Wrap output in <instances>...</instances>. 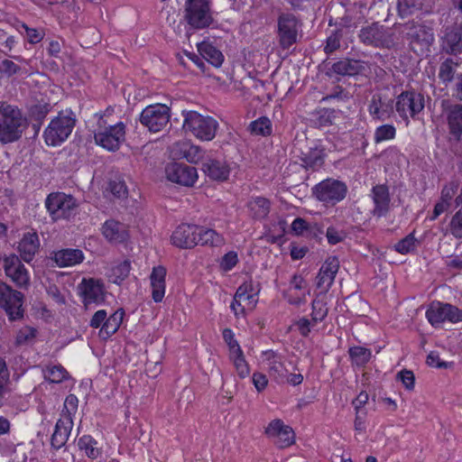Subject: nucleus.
Wrapping results in <instances>:
<instances>
[{"label": "nucleus", "mask_w": 462, "mask_h": 462, "mask_svg": "<svg viewBox=\"0 0 462 462\" xmlns=\"http://www.w3.org/2000/svg\"><path fill=\"white\" fill-rule=\"evenodd\" d=\"M78 445L80 449L85 450L86 455L90 458H97L100 452L96 447L97 441L88 435H85L79 439Z\"/></svg>", "instance_id": "obj_45"}, {"label": "nucleus", "mask_w": 462, "mask_h": 462, "mask_svg": "<svg viewBox=\"0 0 462 462\" xmlns=\"http://www.w3.org/2000/svg\"><path fill=\"white\" fill-rule=\"evenodd\" d=\"M222 334L223 339L229 349V358L233 362L238 375L241 378H245L250 374V368L245 361L243 350L235 338L234 332L230 328H225Z\"/></svg>", "instance_id": "obj_13"}, {"label": "nucleus", "mask_w": 462, "mask_h": 462, "mask_svg": "<svg viewBox=\"0 0 462 462\" xmlns=\"http://www.w3.org/2000/svg\"><path fill=\"white\" fill-rule=\"evenodd\" d=\"M339 269V260L336 256H329L319 269L317 276V286L329 289Z\"/></svg>", "instance_id": "obj_24"}, {"label": "nucleus", "mask_w": 462, "mask_h": 462, "mask_svg": "<svg viewBox=\"0 0 462 462\" xmlns=\"http://www.w3.org/2000/svg\"><path fill=\"white\" fill-rule=\"evenodd\" d=\"M196 240L197 245L208 246H220L225 243L223 236L215 230L199 226Z\"/></svg>", "instance_id": "obj_35"}, {"label": "nucleus", "mask_w": 462, "mask_h": 462, "mask_svg": "<svg viewBox=\"0 0 462 462\" xmlns=\"http://www.w3.org/2000/svg\"><path fill=\"white\" fill-rule=\"evenodd\" d=\"M94 139L96 143L102 148L109 152H116L125 141V125L123 122L108 124L104 116H100Z\"/></svg>", "instance_id": "obj_3"}, {"label": "nucleus", "mask_w": 462, "mask_h": 462, "mask_svg": "<svg viewBox=\"0 0 462 462\" xmlns=\"http://www.w3.org/2000/svg\"><path fill=\"white\" fill-rule=\"evenodd\" d=\"M348 354L352 362L357 366H364L366 365L372 356L370 349L359 346L350 347Z\"/></svg>", "instance_id": "obj_42"}, {"label": "nucleus", "mask_w": 462, "mask_h": 462, "mask_svg": "<svg viewBox=\"0 0 462 462\" xmlns=\"http://www.w3.org/2000/svg\"><path fill=\"white\" fill-rule=\"evenodd\" d=\"M368 112L375 120H387L393 114V100L383 97L381 94H374L368 105Z\"/></svg>", "instance_id": "obj_21"}, {"label": "nucleus", "mask_w": 462, "mask_h": 462, "mask_svg": "<svg viewBox=\"0 0 462 462\" xmlns=\"http://www.w3.org/2000/svg\"><path fill=\"white\" fill-rule=\"evenodd\" d=\"M277 37L279 44L287 50L297 42L301 28L300 20L291 13H282L277 19Z\"/></svg>", "instance_id": "obj_8"}, {"label": "nucleus", "mask_w": 462, "mask_h": 462, "mask_svg": "<svg viewBox=\"0 0 462 462\" xmlns=\"http://www.w3.org/2000/svg\"><path fill=\"white\" fill-rule=\"evenodd\" d=\"M171 110L163 104L147 106L141 113L140 123L150 132L162 131L170 123Z\"/></svg>", "instance_id": "obj_9"}, {"label": "nucleus", "mask_w": 462, "mask_h": 462, "mask_svg": "<svg viewBox=\"0 0 462 462\" xmlns=\"http://www.w3.org/2000/svg\"><path fill=\"white\" fill-rule=\"evenodd\" d=\"M108 186L111 193L118 199L124 198L127 194L126 186L122 180H111Z\"/></svg>", "instance_id": "obj_58"}, {"label": "nucleus", "mask_w": 462, "mask_h": 462, "mask_svg": "<svg viewBox=\"0 0 462 462\" xmlns=\"http://www.w3.org/2000/svg\"><path fill=\"white\" fill-rule=\"evenodd\" d=\"M370 68L366 61L356 59L345 58L333 63L331 71L340 75L355 77L357 75H365Z\"/></svg>", "instance_id": "obj_18"}, {"label": "nucleus", "mask_w": 462, "mask_h": 462, "mask_svg": "<svg viewBox=\"0 0 462 462\" xmlns=\"http://www.w3.org/2000/svg\"><path fill=\"white\" fill-rule=\"evenodd\" d=\"M79 400L76 395L69 394L64 402V408L61 414H69L72 418V413L77 411Z\"/></svg>", "instance_id": "obj_61"}, {"label": "nucleus", "mask_w": 462, "mask_h": 462, "mask_svg": "<svg viewBox=\"0 0 462 462\" xmlns=\"http://www.w3.org/2000/svg\"><path fill=\"white\" fill-rule=\"evenodd\" d=\"M182 115L184 117L182 127L186 132H190L201 141H211L215 138L218 129V123L215 118L193 110L183 111Z\"/></svg>", "instance_id": "obj_4"}, {"label": "nucleus", "mask_w": 462, "mask_h": 462, "mask_svg": "<svg viewBox=\"0 0 462 462\" xmlns=\"http://www.w3.org/2000/svg\"><path fill=\"white\" fill-rule=\"evenodd\" d=\"M171 154L173 159H185L189 162L197 163L203 157L202 150L189 141H180L171 147Z\"/></svg>", "instance_id": "obj_20"}, {"label": "nucleus", "mask_w": 462, "mask_h": 462, "mask_svg": "<svg viewBox=\"0 0 462 462\" xmlns=\"http://www.w3.org/2000/svg\"><path fill=\"white\" fill-rule=\"evenodd\" d=\"M358 38L362 43L380 49H392L395 46V34L392 29L378 22L361 28Z\"/></svg>", "instance_id": "obj_6"}, {"label": "nucleus", "mask_w": 462, "mask_h": 462, "mask_svg": "<svg viewBox=\"0 0 462 462\" xmlns=\"http://www.w3.org/2000/svg\"><path fill=\"white\" fill-rule=\"evenodd\" d=\"M315 228L321 233V231L317 228L316 225H310L304 218L297 217L291 223V230L296 236H310L311 234L315 235Z\"/></svg>", "instance_id": "obj_44"}, {"label": "nucleus", "mask_w": 462, "mask_h": 462, "mask_svg": "<svg viewBox=\"0 0 462 462\" xmlns=\"http://www.w3.org/2000/svg\"><path fill=\"white\" fill-rule=\"evenodd\" d=\"M449 231L454 237L462 238V207L452 217L449 223Z\"/></svg>", "instance_id": "obj_51"}, {"label": "nucleus", "mask_w": 462, "mask_h": 462, "mask_svg": "<svg viewBox=\"0 0 462 462\" xmlns=\"http://www.w3.org/2000/svg\"><path fill=\"white\" fill-rule=\"evenodd\" d=\"M9 371L6 362L0 357V398H3L7 393V384L9 383Z\"/></svg>", "instance_id": "obj_54"}, {"label": "nucleus", "mask_w": 462, "mask_h": 462, "mask_svg": "<svg viewBox=\"0 0 462 462\" xmlns=\"http://www.w3.org/2000/svg\"><path fill=\"white\" fill-rule=\"evenodd\" d=\"M346 185L335 179H327L312 188V195L326 205L335 206L346 198Z\"/></svg>", "instance_id": "obj_7"}, {"label": "nucleus", "mask_w": 462, "mask_h": 462, "mask_svg": "<svg viewBox=\"0 0 462 462\" xmlns=\"http://www.w3.org/2000/svg\"><path fill=\"white\" fill-rule=\"evenodd\" d=\"M72 427L73 420L70 415L61 414V418L56 422L55 430L51 439V446L54 448L59 449L66 444Z\"/></svg>", "instance_id": "obj_25"}, {"label": "nucleus", "mask_w": 462, "mask_h": 462, "mask_svg": "<svg viewBox=\"0 0 462 462\" xmlns=\"http://www.w3.org/2000/svg\"><path fill=\"white\" fill-rule=\"evenodd\" d=\"M166 269L162 266L153 267L150 275L152 289H165Z\"/></svg>", "instance_id": "obj_49"}, {"label": "nucleus", "mask_w": 462, "mask_h": 462, "mask_svg": "<svg viewBox=\"0 0 462 462\" xmlns=\"http://www.w3.org/2000/svg\"><path fill=\"white\" fill-rule=\"evenodd\" d=\"M264 433L272 439L279 448H284L295 442V434L291 427L285 425L280 419L272 420Z\"/></svg>", "instance_id": "obj_14"}, {"label": "nucleus", "mask_w": 462, "mask_h": 462, "mask_svg": "<svg viewBox=\"0 0 462 462\" xmlns=\"http://www.w3.org/2000/svg\"><path fill=\"white\" fill-rule=\"evenodd\" d=\"M253 291H236L233 301L231 303V309L235 311V314H238V310L244 312L246 309L253 310L258 301V292L251 293Z\"/></svg>", "instance_id": "obj_31"}, {"label": "nucleus", "mask_w": 462, "mask_h": 462, "mask_svg": "<svg viewBox=\"0 0 462 462\" xmlns=\"http://www.w3.org/2000/svg\"><path fill=\"white\" fill-rule=\"evenodd\" d=\"M102 234L110 242L124 243L128 238V231L123 223L114 219L106 220L102 226Z\"/></svg>", "instance_id": "obj_29"}, {"label": "nucleus", "mask_w": 462, "mask_h": 462, "mask_svg": "<svg viewBox=\"0 0 462 462\" xmlns=\"http://www.w3.org/2000/svg\"><path fill=\"white\" fill-rule=\"evenodd\" d=\"M5 273L16 283L18 286L26 285L29 281V276L26 269L21 263L18 257L13 255L5 259Z\"/></svg>", "instance_id": "obj_28"}, {"label": "nucleus", "mask_w": 462, "mask_h": 462, "mask_svg": "<svg viewBox=\"0 0 462 462\" xmlns=\"http://www.w3.org/2000/svg\"><path fill=\"white\" fill-rule=\"evenodd\" d=\"M68 376V372L61 365H53L44 371V378L53 383L63 382Z\"/></svg>", "instance_id": "obj_47"}, {"label": "nucleus", "mask_w": 462, "mask_h": 462, "mask_svg": "<svg viewBox=\"0 0 462 462\" xmlns=\"http://www.w3.org/2000/svg\"><path fill=\"white\" fill-rule=\"evenodd\" d=\"M416 242L417 239L414 237V236L412 234H410L402 240H400L397 244H395L394 249L396 252L402 254H405L415 249Z\"/></svg>", "instance_id": "obj_50"}, {"label": "nucleus", "mask_w": 462, "mask_h": 462, "mask_svg": "<svg viewBox=\"0 0 462 462\" xmlns=\"http://www.w3.org/2000/svg\"><path fill=\"white\" fill-rule=\"evenodd\" d=\"M23 299L21 291H0V307L5 310L10 320L23 318Z\"/></svg>", "instance_id": "obj_17"}, {"label": "nucleus", "mask_w": 462, "mask_h": 462, "mask_svg": "<svg viewBox=\"0 0 462 462\" xmlns=\"http://www.w3.org/2000/svg\"><path fill=\"white\" fill-rule=\"evenodd\" d=\"M185 19L194 29L208 27L213 22L209 13V3L187 0L185 3Z\"/></svg>", "instance_id": "obj_12"}, {"label": "nucleus", "mask_w": 462, "mask_h": 462, "mask_svg": "<svg viewBox=\"0 0 462 462\" xmlns=\"http://www.w3.org/2000/svg\"><path fill=\"white\" fill-rule=\"evenodd\" d=\"M85 306L91 303H98L105 300L104 291H80Z\"/></svg>", "instance_id": "obj_53"}, {"label": "nucleus", "mask_w": 462, "mask_h": 462, "mask_svg": "<svg viewBox=\"0 0 462 462\" xmlns=\"http://www.w3.org/2000/svg\"><path fill=\"white\" fill-rule=\"evenodd\" d=\"M396 129L393 125H383L378 126L374 134L375 143L392 140L395 137Z\"/></svg>", "instance_id": "obj_48"}, {"label": "nucleus", "mask_w": 462, "mask_h": 462, "mask_svg": "<svg viewBox=\"0 0 462 462\" xmlns=\"http://www.w3.org/2000/svg\"><path fill=\"white\" fill-rule=\"evenodd\" d=\"M370 196L374 204L373 215L377 217L385 216L389 211L391 201L388 187L383 184L374 186Z\"/></svg>", "instance_id": "obj_23"}, {"label": "nucleus", "mask_w": 462, "mask_h": 462, "mask_svg": "<svg viewBox=\"0 0 462 462\" xmlns=\"http://www.w3.org/2000/svg\"><path fill=\"white\" fill-rule=\"evenodd\" d=\"M36 332H37L36 329L30 328V327H25V328L20 329V331L18 332V334L16 336V344L17 345L25 344L30 339H32L33 337H35Z\"/></svg>", "instance_id": "obj_60"}, {"label": "nucleus", "mask_w": 462, "mask_h": 462, "mask_svg": "<svg viewBox=\"0 0 462 462\" xmlns=\"http://www.w3.org/2000/svg\"><path fill=\"white\" fill-rule=\"evenodd\" d=\"M0 73L7 76L12 77L14 75H23V74H28L29 69H27L25 67H23L14 61L11 60H4L0 63Z\"/></svg>", "instance_id": "obj_43"}, {"label": "nucleus", "mask_w": 462, "mask_h": 462, "mask_svg": "<svg viewBox=\"0 0 462 462\" xmlns=\"http://www.w3.org/2000/svg\"><path fill=\"white\" fill-rule=\"evenodd\" d=\"M26 127V118L18 108L0 101V143L6 144L18 141Z\"/></svg>", "instance_id": "obj_2"}, {"label": "nucleus", "mask_w": 462, "mask_h": 462, "mask_svg": "<svg viewBox=\"0 0 462 462\" xmlns=\"http://www.w3.org/2000/svg\"><path fill=\"white\" fill-rule=\"evenodd\" d=\"M315 325L316 324H313L312 319H308L306 318H301L293 323V326L297 327L302 337H308L310 332V328Z\"/></svg>", "instance_id": "obj_63"}, {"label": "nucleus", "mask_w": 462, "mask_h": 462, "mask_svg": "<svg viewBox=\"0 0 462 462\" xmlns=\"http://www.w3.org/2000/svg\"><path fill=\"white\" fill-rule=\"evenodd\" d=\"M448 133L456 141L462 136V104H449L445 109Z\"/></svg>", "instance_id": "obj_22"}, {"label": "nucleus", "mask_w": 462, "mask_h": 462, "mask_svg": "<svg viewBox=\"0 0 462 462\" xmlns=\"http://www.w3.org/2000/svg\"><path fill=\"white\" fill-rule=\"evenodd\" d=\"M202 170L208 178L218 181L227 180L230 173L229 165L221 159H207L202 163Z\"/></svg>", "instance_id": "obj_26"}, {"label": "nucleus", "mask_w": 462, "mask_h": 462, "mask_svg": "<svg viewBox=\"0 0 462 462\" xmlns=\"http://www.w3.org/2000/svg\"><path fill=\"white\" fill-rule=\"evenodd\" d=\"M124 314L125 312L122 310H118L110 317L106 319V321L104 322V324L101 327V329L99 330V337L103 339H106L112 335H114L120 328V325L123 321Z\"/></svg>", "instance_id": "obj_36"}, {"label": "nucleus", "mask_w": 462, "mask_h": 462, "mask_svg": "<svg viewBox=\"0 0 462 462\" xmlns=\"http://www.w3.org/2000/svg\"><path fill=\"white\" fill-rule=\"evenodd\" d=\"M426 363L429 366L438 369H448L454 365L453 362L441 361L439 353L436 351L430 352Z\"/></svg>", "instance_id": "obj_52"}, {"label": "nucleus", "mask_w": 462, "mask_h": 462, "mask_svg": "<svg viewBox=\"0 0 462 462\" xmlns=\"http://www.w3.org/2000/svg\"><path fill=\"white\" fill-rule=\"evenodd\" d=\"M198 51L203 59L214 67L218 68L222 65L224 56L222 52L212 44L206 42H200L198 44Z\"/></svg>", "instance_id": "obj_34"}, {"label": "nucleus", "mask_w": 462, "mask_h": 462, "mask_svg": "<svg viewBox=\"0 0 462 462\" xmlns=\"http://www.w3.org/2000/svg\"><path fill=\"white\" fill-rule=\"evenodd\" d=\"M325 157L324 148L320 146L310 147L306 152H301L300 155V165L307 171H316L323 166Z\"/></svg>", "instance_id": "obj_27"}, {"label": "nucleus", "mask_w": 462, "mask_h": 462, "mask_svg": "<svg viewBox=\"0 0 462 462\" xmlns=\"http://www.w3.org/2000/svg\"><path fill=\"white\" fill-rule=\"evenodd\" d=\"M457 66L458 62L455 61L451 58H448L440 63L439 69V79L443 84L448 85L456 79L455 73Z\"/></svg>", "instance_id": "obj_38"}, {"label": "nucleus", "mask_w": 462, "mask_h": 462, "mask_svg": "<svg viewBox=\"0 0 462 462\" xmlns=\"http://www.w3.org/2000/svg\"><path fill=\"white\" fill-rule=\"evenodd\" d=\"M397 379L401 380L404 387L408 391H412L415 385V376L412 371L403 369L396 375Z\"/></svg>", "instance_id": "obj_57"}, {"label": "nucleus", "mask_w": 462, "mask_h": 462, "mask_svg": "<svg viewBox=\"0 0 462 462\" xmlns=\"http://www.w3.org/2000/svg\"><path fill=\"white\" fill-rule=\"evenodd\" d=\"M396 9L398 15L403 19L420 11L421 4L418 0H397Z\"/></svg>", "instance_id": "obj_41"}, {"label": "nucleus", "mask_w": 462, "mask_h": 462, "mask_svg": "<svg viewBox=\"0 0 462 462\" xmlns=\"http://www.w3.org/2000/svg\"><path fill=\"white\" fill-rule=\"evenodd\" d=\"M425 106L424 96L415 90L402 91L396 97L395 109L398 115L407 122L414 118Z\"/></svg>", "instance_id": "obj_10"}, {"label": "nucleus", "mask_w": 462, "mask_h": 462, "mask_svg": "<svg viewBox=\"0 0 462 462\" xmlns=\"http://www.w3.org/2000/svg\"><path fill=\"white\" fill-rule=\"evenodd\" d=\"M440 50L448 55L462 54V24H453L445 27L440 38Z\"/></svg>", "instance_id": "obj_15"}, {"label": "nucleus", "mask_w": 462, "mask_h": 462, "mask_svg": "<svg viewBox=\"0 0 462 462\" xmlns=\"http://www.w3.org/2000/svg\"><path fill=\"white\" fill-rule=\"evenodd\" d=\"M238 262L237 254L236 252L226 253L221 260L220 266L225 271L231 270Z\"/></svg>", "instance_id": "obj_62"}, {"label": "nucleus", "mask_w": 462, "mask_h": 462, "mask_svg": "<svg viewBox=\"0 0 462 462\" xmlns=\"http://www.w3.org/2000/svg\"><path fill=\"white\" fill-rule=\"evenodd\" d=\"M446 304L439 302L432 303L426 311V317L433 326H438L446 321Z\"/></svg>", "instance_id": "obj_40"}, {"label": "nucleus", "mask_w": 462, "mask_h": 462, "mask_svg": "<svg viewBox=\"0 0 462 462\" xmlns=\"http://www.w3.org/2000/svg\"><path fill=\"white\" fill-rule=\"evenodd\" d=\"M312 313H311V319L313 324H317L319 321H321L328 313L327 308L322 304L320 300H314L312 301Z\"/></svg>", "instance_id": "obj_56"}, {"label": "nucleus", "mask_w": 462, "mask_h": 462, "mask_svg": "<svg viewBox=\"0 0 462 462\" xmlns=\"http://www.w3.org/2000/svg\"><path fill=\"white\" fill-rule=\"evenodd\" d=\"M248 208L254 218H263L270 212V201L265 198L256 197L250 200Z\"/></svg>", "instance_id": "obj_39"}, {"label": "nucleus", "mask_w": 462, "mask_h": 462, "mask_svg": "<svg viewBox=\"0 0 462 462\" xmlns=\"http://www.w3.org/2000/svg\"><path fill=\"white\" fill-rule=\"evenodd\" d=\"M446 320L453 323L462 321V310L450 304H446Z\"/></svg>", "instance_id": "obj_64"}, {"label": "nucleus", "mask_w": 462, "mask_h": 462, "mask_svg": "<svg viewBox=\"0 0 462 462\" xmlns=\"http://www.w3.org/2000/svg\"><path fill=\"white\" fill-rule=\"evenodd\" d=\"M76 121V116L71 109L60 111L44 131L45 143L51 146L63 143L70 135Z\"/></svg>", "instance_id": "obj_5"}, {"label": "nucleus", "mask_w": 462, "mask_h": 462, "mask_svg": "<svg viewBox=\"0 0 462 462\" xmlns=\"http://www.w3.org/2000/svg\"><path fill=\"white\" fill-rule=\"evenodd\" d=\"M131 265L129 261H124L119 264L114 266L110 269L107 273L108 282L117 285L122 286L123 282L128 277L130 273Z\"/></svg>", "instance_id": "obj_37"}, {"label": "nucleus", "mask_w": 462, "mask_h": 462, "mask_svg": "<svg viewBox=\"0 0 462 462\" xmlns=\"http://www.w3.org/2000/svg\"><path fill=\"white\" fill-rule=\"evenodd\" d=\"M167 179L182 186H193L198 179L197 169L183 163H171L166 168Z\"/></svg>", "instance_id": "obj_16"}, {"label": "nucleus", "mask_w": 462, "mask_h": 462, "mask_svg": "<svg viewBox=\"0 0 462 462\" xmlns=\"http://www.w3.org/2000/svg\"><path fill=\"white\" fill-rule=\"evenodd\" d=\"M50 111L49 104H37L31 108L32 116L38 122H42Z\"/></svg>", "instance_id": "obj_59"}, {"label": "nucleus", "mask_w": 462, "mask_h": 462, "mask_svg": "<svg viewBox=\"0 0 462 462\" xmlns=\"http://www.w3.org/2000/svg\"><path fill=\"white\" fill-rule=\"evenodd\" d=\"M342 38L341 31L336 30L327 39L324 51L326 53H331L340 47V40Z\"/></svg>", "instance_id": "obj_55"}, {"label": "nucleus", "mask_w": 462, "mask_h": 462, "mask_svg": "<svg viewBox=\"0 0 462 462\" xmlns=\"http://www.w3.org/2000/svg\"><path fill=\"white\" fill-rule=\"evenodd\" d=\"M264 355L267 356V360L270 361V376L279 383H285L286 374L288 371L284 365L277 358V356L273 351H266Z\"/></svg>", "instance_id": "obj_33"}, {"label": "nucleus", "mask_w": 462, "mask_h": 462, "mask_svg": "<svg viewBox=\"0 0 462 462\" xmlns=\"http://www.w3.org/2000/svg\"><path fill=\"white\" fill-rule=\"evenodd\" d=\"M198 226L181 224L173 231L171 240L173 245L181 249H190L197 245Z\"/></svg>", "instance_id": "obj_19"}, {"label": "nucleus", "mask_w": 462, "mask_h": 462, "mask_svg": "<svg viewBox=\"0 0 462 462\" xmlns=\"http://www.w3.org/2000/svg\"><path fill=\"white\" fill-rule=\"evenodd\" d=\"M40 240L37 233H25L18 245V251L21 258L29 263L39 251Z\"/></svg>", "instance_id": "obj_30"}, {"label": "nucleus", "mask_w": 462, "mask_h": 462, "mask_svg": "<svg viewBox=\"0 0 462 462\" xmlns=\"http://www.w3.org/2000/svg\"><path fill=\"white\" fill-rule=\"evenodd\" d=\"M411 50L416 53H424L434 42L433 28L420 19H412L404 23L396 24Z\"/></svg>", "instance_id": "obj_1"}, {"label": "nucleus", "mask_w": 462, "mask_h": 462, "mask_svg": "<svg viewBox=\"0 0 462 462\" xmlns=\"http://www.w3.org/2000/svg\"><path fill=\"white\" fill-rule=\"evenodd\" d=\"M52 259L60 267H67L81 263L84 254L79 249L67 248L55 252Z\"/></svg>", "instance_id": "obj_32"}, {"label": "nucleus", "mask_w": 462, "mask_h": 462, "mask_svg": "<svg viewBox=\"0 0 462 462\" xmlns=\"http://www.w3.org/2000/svg\"><path fill=\"white\" fill-rule=\"evenodd\" d=\"M249 128L253 134L257 135L266 136L270 135L272 133L271 121L265 116L253 121L250 124Z\"/></svg>", "instance_id": "obj_46"}, {"label": "nucleus", "mask_w": 462, "mask_h": 462, "mask_svg": "<svg viewBox=\"0 0 462 462\" xmlns=\"http://www.w3.org/2000/svg\"><path fill=\"white\" fill-rule=\"evenodd\" d=\"M45 206L54 220L69 218L77 208L72 196L60 192L50 194L45 200Z\"/></svg>", "instance_id": "obj_11"}]
</instances>
